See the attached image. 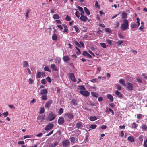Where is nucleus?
I'll list each match as a JSON object with an SVG mask.
<instances>
[{"mask_svg": "<svg viewBox=\"0 0 147 147\" xmlns=\"http://www.w3.org/2000/svg\"><path fill=\"white\" fill-rule=\"evenodd\" d=\"M129 27V22L127 20L125 19L123 20V23L121 25L120 28L123 31L127 29Z\"/></svg>", "mask_w": 147, "mask_h": 147, "instance_id": "obj_1", "label": "nucleus"}, {"mask_svg": "<svg viewBox=\"0 0 147 147\" xmlns=\"http://www.w3.org/2000/svg\"><path fill=\"white\" fill-rule=\"evenodd\" d=\"M55 114L53 112H51L47 118V120L51 121L54 119L55 117Z\"/></svg>", "mask_w": 147, "mask_h": 147, "instance_id": "obj_2", "label": "nucleus"}, {"mask_svg": "<svg viewBox=\"0 0 147 147\" xmlns=\"http://www.w3.org/2000/svg\"><path fill=\"white\" fill-rule=\"evenodd\" d=\"M63 147H68L70 145V142L68 139H66L62 142Z\"/></svg>", "mask_w": 147, "mask_h": 147, "instance_id": "obj_3", "label": "nucleus"}, {"mask_svg": "<svg viewBox=\"0 0 147 147\" xmlns=\"http://www.w3.org/2000/svg\"><path fill=\"white\" fill-rule=\"evenodd\" d=\"M126 88L129 90L131 91L133 90V87L132 84L130 82H127Z\"/></svg>", "mask_w": 147, "mask_h": 147, "instance_id": "obj_4", "label": "nucleus"}, {"mask_svg": "<svg viewBox=\"0 0 147 147\" xmlns=\"http://www.w3.org/2000/svg\"><path fill=\"white\" fill-rule=\"evenodd\" d=\"M54 126V124L52 123H50L47 125L46 127L45 128V130L46 131H49Z\"/></svg>", "mask_w": 147, "mask_h": 147, "instance_id": "obj_5", "label": "nucleus"}, {"mask_svg": "<svg viewBox=\"0 0 147 147\" xmlns=\"http://www.w3.org/2000/svg\"><path fill=\"white\" fill-rule=\"evenodd\" d=\"M45 119V116L43 115H40L37 118V121L38 123H40L42 122Z\"/></svg>", "mask_w": 147, "mask_h": 147, "instance_id": "obj_6", "label": "nucleus"}, {"mask_svg": "<svg viewBox=\"0 0 147 147\" xmlns=\"http://www.w3.org/2000/svg\"><path fill=\"white\" fill-rule=\"evenodd\" d=\"M79 92L82 95L85 97L88 96L89 94V93L87 91H80Z\"/></svg>", "mask_w": 147, "mask_h": 147, "instance_id": "obj_7", "label": "nucleus"}, {"mask_svg": "<svg viewBox=\"0 0 147 147\" xmlns=\"http://www.w3.org/2000/svg\"><path fill=\"white\" fill-rule=\"evenodd\" d=\"M82 55L84 56H86L90 58H92L91 55L86 51H84L82 53Z\"/></svg>", "mask_w": 147, "mask_h": 147, "instance_id": "obj_8", "label": "nucleus"}, {"mask_svg": "<svg viewBox=\"0 0 147 147\" xmlns=\"http://www.w3.org/2000/svg\"><path fill=\"white\" fill-rule=\"evenodd\" d=\"M64 118L63 117H60L59 118L58 122V123L59 125L62 124L64 122Z\"/></svg>", "mask_w": 147, "mask_h": 147, "instance_id": "obj_9", "label": "nucleus"}, {"mask_svg": "<svg viewBox=\"0 0 147 147\" xmlns=\"http://www.w3.org/2000/svg\"><path fill=\"white\" fill-rule=\"evenodd\" d=\"M45 74L44 72H38L37 73L36 77L37 78H40L42 75H44Z\"/></svg>", "mask_w": 147, "mask_h": 147, "instance_id": "obj_10", "label": "nucleus"}, {"mask_svg": "<svg viewBox=\"0 0 147 147\" xmlns=\"http://www.w3.org/2000/svg\"><path fill=\"white\" fill-rule=\"evenodd\" d=\"M80 19L81 21L84 22H86L88 20V18L86 16H81Z\"/></svg>", "mask_w": 147, "mask_h": 147, "instance_id": "obj_11", "label": "nucleus"}, {"mask_svg": "<svg viewBox=\"0 0 147 147\" xmlns=\"http://www.w3.org/2000/svg\"><path fill=\"white\" fill-rule=\"evenodd\" d=\"M65 115L67 116L68 118L71 119H73L74 117V116L72 114L69 113H65Z\"/></svg>", "mask_w": 147, "mask_h": 147, "instance_id": "obj_12", "label": "nucleus"}, {"mask_svg": "<svg viewBox=\"0 0 147 147\" xmlns=\"http://www.w3.org/2000/svg\"><path fill=\"white\" fill-rule=\"evenodd\" d=\"M52 103V102L50 100L47 101L45 104V107L49 109Z\"/></svg>", "mask_w": 147, "mask_h": 147, "instance_id": "obj_13", "label": "nucleus"}, {"mask_svg": "<svg viewBox=\"0 0 147 147\" xmlns=\"http://www.w3.org/2000/svg\"><path fill=\"white\" fill-rule=\"evenodd\" d=\"M63 59L65 62L68 63L70 61V59L68 56H65L63 57Z\"/></svg>", "mask_w": 147, "mask_h": 147, "instance_id": "obj_14", "label": "nucleus"}, {"mask_svg": "<svg viewBox=\"0 0 147 147\" xmlns=\"http://www.w3.org/2000/svg\"><path fill=\"white\" fill-rule=\"evenodd\" d=\"M69 77L71 80L74 82H76V80L75 78V76L73 74H69Z\"/></svg>", "mask_w": 147, "mask_h": 147, "instance_id": "obj_15", "label": "nucleus"}, {"mask_svg": "<svg viewBox=\"0 0 147 147\" xmlns=\"http://www.w3.org/2000/svg\"><path fill=\"white\" fill-rule=\"evenodd\" d=\"M116 95L119 98H122L123 97V95L118 90H116L115 91Z\"/></svg>", "mask_w": 147, "mask_h": 147, "instance_id": "obj_16", "label": "nucleus"}, {"mask_svg": "<svg viewBox=\"0 0 147 147\" xmlns=\"http://www.w3.org/2000/svg\"><path fill=\"white\" fill-rule=\"evenodd\" d=\"M51 67L52 69V70L55 71H57L58 70L57 68V67L55 64H52L51 65Z\"/></svg>", "mask_w": 147, "mask_h": 147, "instance_id": "obj_17", "label": "nucleus"}, {"mask_svg": "<svg viewBox=\"0 0 147 147\" xmlns=\"http://www.w3.org/2000/svg\"><path fill=\"white\" fill-rule=\"evenodd\" d=\"M23 67L25 68L27 67L29 65L28 62L27 61H24L22 62Z\"/></svg>", "mask_w": 147, "mask_h": 147, "instance_id": "obj_18", "label": "nucleus"}, {"mask_svg": "<svg viewBox=\"0 0 147 147\" xmlns=\"http://www.w3.org/2000/svg\"><path fill=\"white\" fill-rule=\"evenodd\" d=\"M48 93L47 90L45 89H42L40 90V94L41 95L47 94Z\"/></svg>", "mask_w": 147, "mask_h": 147, "instance_id": "obj_19", "label": "nucleus"}, {"mask_svg": "<svg viewBox=\"0 0 147 147\" xmlns=\"http://www.w3.org/2000/svg\"><path fill=\"white\" fill-rule=\"evenodd\" d=\"M107 97L111 102H112L113 101V98L111 94H107Z\"/></svg>", "mask_w": 147, "mask_h": 147, "instance_id": "obj_20", "label": "nucleus"}, {"mask_svg": "<svg viewBox=\"0 0 147 147\" xmlns=\"http://www.w3.org/2000/svg\"><path fill=\"white\" fill-rule=\"evenodd\" d=\"M61 61V59L60 57H56L55 59V63L59 64L60 63Z\"/></svg>", "mask_w": 147, "mask_h": 147, "instance_id": "obj_21", "label": "nucleus"}, {"mask_svg": "<svg viewBox=\"0 0 147 147\" xmlns=\"http://www.w3.org/2000/svg\"><path fill=\"white\" fill-rule=\"evenodd\" d=\"M81 133V131L78 129L72 132V133H74L76 135H78Z\"/></svg>", "mask_w": 147, "mask_h": 147, "instance_id": "obj_22", "label": "nucleus"}, {"mask_svg": "<svg viewBox=\"0 0 147 147\" xmlns=\"http://www.w3.org/2000/svg\"><path fill=\"white\" fill-rule=\"evenodd\" d=\"M97 118L95 116H90L89 117V120L91 121H93L97 119Z\"/></svg>", "mask_w": 147, "mask_h": 147, "instance_id": "obj_23", "label": "nucleus"}, {"mask_svg": "<svg viewBox=\"0 0 147 147\" xmlns=\"http://www.w3.org/2000/svg\"><path fill=\"white\" fill-rule=\"evenodd\" d=\"M70 103L71 105H73L74 106L76 105L77 104V101L74 99L72 100L70 102Z\"/></svg>", "mask_w": 147, "mask_h": 147, "instance_id": "obj_24", "label": "nucleus"}, {"mask_svg": "<svg viewBox=\"0 0 147 147\" xmlns=\"http://www.w3.org/2000/svg\"><path fill=\"white\" fill-rule=\"evenodd\" d=\"M127 14L125 12H122L121 14V18L122 19H126L127 18Z\"/></svg>", "mask_w": 147, "mask_h": 147, "instance_id": "obj_25", "label": "nucleus"}, {"mask_svg": "<svg viewBox=\"0 0 147 147\" xmlns=\"http://www.w3.org/2000/svg\"><path fill=\"white\" fill-rule=\"evenodd\" d=\"M131 28H134L137 27V24L136 23L132 22L131 24Z\"/></svg>", "mask_w": 147, "mask_h": 147, "instance_id": "obj_26", "label": "nucleus"}, {"mask_svg": "<svg viewBox=\"0 0 147 147\" xmlns=\"http://www.w3.org/2000/svg\"><path fill=\"white\" fill-rule=\"evenodd\" d=\"M119 82L122 85L124 86H125L126 85L125 82V80L123 79H121L119 80Z\"/></svg>", "mask_w": 147, "mask_h": 147, "instance_id": "obj_27", "label": "nucleus"}, {"mask_svg": "<svg viewBox=\"0 0 147 147\" xmlns=\"http://www.w3.org/2000/svg\"><path fill=\"white\" fill-rule=\"evenodd\" d=\"M82 122L79 121L77 123L75 127L77 128H79L81 126L82 124Z\"/></svg>", "mask_w": 147, "mask_h": 147, "instance_id": "obj_28", "label": "nucleus"}, {"mask_svg": "<svg viewBox=\"0 0 147 147\" xmlns=\"http://www.w3.org/2000/svg\"><path fill=\"white\" fill-rule=\"evenodd\" d=\"M42 96L41 98L42 99L44 100H47V94L41 95Z\"/></svg>", "mask_w": 147, "mask_h": 147, "instance_id": "obj_29", "label": "nucleus"}, {"mask_svg": "<svg viewBox=\"0 0 147 147\" xmlns=\"http://www.w3.org/2000/svg\"><path fill=\"white\" fill-rule=\"evenodd\" d=\"M131 128L133 129L136 128L138 126V125L136 124L135 122L133 123L131 125Z\"/></svg>", "mask_w": 147, "mask_h": 147, "instance_id": "obj_30", "label": "nucleus"}, {"mask_svg": "<svg viewBox=\"0 0 147 147\" xmlns=\"http://www.w3.org/2000/svg\"><path fill=\"white\" fill-rule=\"evenodd\" d=\"M128 139L129 141L131 142H133L134 141V138L132 136H129L128 137Z\"/></svg>", "mask_w": 147, "mask_h": 147, "instance_id": "obj_31", "label": "nucleus"}, {"mask_svg": "<svg viewBox=\"0 0 147 147\" xmlns=\"http://www.w3.org/2000/svg\"><path fill=\"white\" fill-rule=\"evenodd\" d=\"M74 27L76 32L77 33H78L80 32V30H79V28L78 27V25H75Z\"/></svg>", "mask_w": 147, "mask_h": 147, "instance_id": "obj_32", "label": "nucleus"}, {"mask_svg": "<svg viewBox=\"0 0 147 147\" xmlns=\"http://www.w3.org/2000/svg\"><path fill=\"white\" fill-rule=\"evenodd\" d=\"M84 9L85 13L88 15H89L90 14V13L89 11L86 7H84Z\"/></svg>", "mask_w": 147, "mask_h": 147, "instance_id": "obj_33", "label": "nucleus"}, {"mask_svg": "<svg viewBox=\"0 0 147 147\" xmlns=\"http://www.w3.org/2000/svg\"><path fill=\"white\" fill-rule=\"evenodd\" d=\"M58 144V143L57 142H55L53 144H51L49 145V147H55Z\"/></svg>", "mask_w": 147, "mask_h": 147, "instance_id": "obj_34", "label": "nucleus"}, {"mask_svg": "<svg viewBox=\"0 0 147 147\" xmlns=\"http://www.w3.org/2000/svg\"><path fill=\"white\" fill-rule=\"evenodd\" d=\"M52 39L55 41H56L57 39V36L55 34H53L52 36Z\"/></svg>", "mask_w": 147, "mask_h": 147, "instance_id": "obj_35", "label": "nucleus"}, {"mask_svg": "<svg viewBox=\"0 0 147 147\" xmlns=\"http://www.w3.org/2000/svg\"><path fill=\"white\" fill-rule=\"evenodd\" d=\"M91 94L92 96L93 97H97L98 96V94L96 92H92Z\"/></svg>", "mask_w": 147, "mask_h": 147, "instance_id": "obj_36", "label": "nucleus"}, {"mask_svg": "<svg viewBox=\"0 0 147 147\" xmlns=\"http://www.w3.org/2000/svg\"><path fill=\"white\" fill-rule=\"evenodd\" d=\"M53 18L54 19H59L60 18V17L58 14H54L53 15Z\"/></svg>", "mask_w": 147, "mask_h": 147, "instance_id": "obj_37", "label": "nucleus"}, {"mask_svg": "<svg viewBox=\"0 0 147 147\" xmlns=\"http://www.w3.org/2000/svg\"><path fill=\"white\" fill-rule=\"evenodd\" d=\"M91 81L93 83L98 82H99V80L98 79L96 78L91 80Z\"/></svg>", "mask_w": 147, "mask_h": 147, "instance_id": "obj_38", "label": "nucleus"}, {"mask_svg": "<svg viewBox=\"0 0 147 147\" xmlns=\"http://www.w3.org/2000/svg\"><path fill=\"white\" fill-rule=\"evenodd\" d=\"M123 43V41L122 40L118 41L117 42V43L118 46H119Z\"/></svg>", "mask_w": 147, "mask_h": 147, "instance_id": "obj_39", "label": "nucleus"}, {"mask_svg": "<svg viewBox=\"0 0 147 147\" xmlns=\"http://www.w3.org/2000/svg\"><path fill=\"white\" fill-rule=\"evenodd\" d=\"M100 45L104 48H105L107 47L106 44L105 43H100Z\"/></svg>", "mask_w": 147, "mask_h": 147, "instance_id": "obj_40", "label": "nucleus"}, {"mask_svg": "<svg viewBox=\"0 0 147 147\" xmlns=\"http://www.w3.org/2000/svg\"><path fill=\"white\" fill-rule=\"evenodd\" d=\"M97 127V125L94 124H92L90 125V128L92 129H95Z\"/></svg>", "mask_w": 147, "mask_h": 147, "instance_id": "obj_41", "label": "nucleus"}, {"mask_svg": "<svg viewBox=\"0 0 147 147\" xmlns=\"http://www.w3.org/2000/svg\"><path fill=\"white\" fill-rule=\"evenodd\" d=\"M142 129L144 130H147V126L145 125H142Z\"/></svg>", "mask_w": 147, "mask_h": 147, "instance_id": "obj_42", "label": "nucleus"}, {"mask_svg": "<svg viewBox=\"0 0 147 147\" xmlns=\"http://www.w3.org/2000/svg\"><path fill=\"white\" fill-rule=\"evenodd\" d=\"M143 146L144 147H147V139L144 141L143 143Z\"/></svg>", "mask_w": 147, "mask_h": 147, "instance_id": "obj_43", "label": "nucleus"}, {"mask_svg": "<svg viewBox=\"0 0 147 147\" xmlns=\"http://www.w3.org/2000/svg\"><path fill=\"white\" fill-rule=\"evenodd\" d=\"M44 70L45 71H48L50 72H51V70L49 69V68L47 66L45 67Z\"/></svg>", "mask_w": 147, "mask_h": 147, "instance_id": "obj_44", "label": "nucleus"}, {"mask_svg": "<svg viewBox=\"0 0 147 147\" xmlns=\"http://www.w3.org/2000/svg\"><path fill=\"white\" fill-rule=\"evenodd\" d=\"M41 83L43 84H45L47 83V81L45 79H43L41 80Z\"/></svg>", "mask_w": 147, "mask_h": 147, "instance_id": "obj_45", "label": "nucleus"}, {"mask_svg": "<svg viewBox=\"0 0 147 147\" xmlns=\"http://www.w3.org/2000/svg\"><path fill=\"white\" fill-rule=\"evenodd\" d=\"M105 31L106 32L110 33L111 32V30L108 28H105Z\"/></svg>", "mask_w": 147, "mask_h": 147, "instance_id": "obj_46", "label": "nucleus"}, {"mask_svg": "<svg viewBox=\"0 0 147 147\" xmlns=\"http://www.w3.org/2000/svg\"><path fill=\"white\" fill-rule=\"evenodd\" d=\"M46 79L47 80L48 82L51 83V78L49 76L47 77L46 78Z\"/></svg>", "mask_w": 147, "mask_h": 147, "instance_id": "obj_47", "label": "nucleus"}, {"mask_svg": "<svg viewBox=\"0 0 147 147\" xmlns=\"http://www.w3.org/2000/svg\"><path fill=\"white\" fill-rule=\"evenodd\" d=\"M44 111L45 110L44 108L43 107L41 108L40 109V110L39 112V113L42 114L44 112Z\"/></svg>", "mask_w": 147, "mask_h": 147, "instance_id": "obj_48", "label": "nucleus"}, {"mask_svg": "<svg viewBox=\"0 0 147 147\" xmlns=\"http://www.w3.org/2000/svg\"><path fill=\"white\" fill-rule=\"evenodd\" d=\"M63 112V109L62 108H60L58 111V113L59 115L61 114Z\"/></svg>", "mask_w": 147, "mask_h": 147, "instance_id": "obj_49", "label": "nucleus"}, {"mask_svg": "<svg viewBox=\"0 0 147 147\" xmlns=\"http://www.w3.org/2000/svg\"><path fill=\"white\" fill-rule=\"evenodd\" d=\"M69 139L71 142H74L75 140V138L73 137L70 138Z\"/></svg>", "mask_w": 147, "mask_h": 147, "instance_id": "obj_50", "label": "nucleus"}, {"mask_svg": "<svg viewBox=\"0 0 147 147\" xmlns=\"http://www.w3.org/2000/svg\"><path fill=\"white\" fill-rule=\"evenodd\" d=\"M119 23L118 21L116 22V23L115 24V28H117L119 26Z\"/></svg>", "mask_w": 147, "mask_h": 147, "instance_id": "obj_51", "label": "nucleus"}, {"mask_svg": "<svg viewBox=\"0 0 147 147\" xmlns=\"http://www.w3.org/2000/svg\"><path fill=\"white\" fill-rule=\"evenodd\" d=\"M65 20L67 21H69L71 20V18L69 16L67 15Z\"/></svg>", "mask_w": 147, "mask_h": 147, "instance_id": "obj_52", "label": "nucleus"}, {"mask_svg": "<svg viewBox=\"0 0 147 147\" xmlns=\"http://www.w3.org/2000/svg\"><path fill=\"white\" fill-rule=\"evenodd\" d=\"M18 143L19 144L23 145V144H24L25 142L23 141H19L18 142Z\"/></svg>", "mask_w": 147, "mask_h": 147, "instance_id": "obj_53", "label": "nucleus"}, {"mask_svg": "<svg viewBox=\"0 0 147 147\" xmlns=\"http://www.w3.org/2000/svg\"><path fill=\"white\" fill-rule=\"evenodd\" d=\"M142 115L141 114H138L137 116V118L138 119H140L142 118Z\"/></svg>", "mask_w": 147, "mask_h": 147, "instance_id": "obj_54", "label": "nucleus"}, {"mask_svg": "<svg viewBox=\"0 0 147 147\" xmlns=\"http://www.w3.org/2000/svg\"><path fill=\"white\" fill-rule=\"evenodd\" d=\"M30 12V11L28 9H27L26 10V12L25 13V16H26V17H28V13H29Z\"/></svg>", "mask_w": 147, "mask_h": 147, "instance_id": "obj_55", "label": "nucleus"}, {"mask_svg": "<svg viewBox=\"0 0 147 147\" xmlns=\"http://www.w3.org/2000/svg\"><path fill=\"white\" fill-rule=\"evenodd\" d=\"M106 41L107 43L109 44L110 45H111L112 41L111 40L107 39L106 40Z\"/></svg>", "mask_w": 147, "mask_h": 147, "instance_id": "obj_56", "label": "nucleus"}, {"mask_svg": "<svg viewBox=\"0 0 147 147\" xmlns=\"http://www.w3.org/2000/svg\"><path fill=\"white\" fill-rule=\"evenodd\" d=\"M3 114L5 117H6L8 115L9 113L8 111H6L3 113Z\"/></svg>", "mask_w": 147, "mask_h": 147, "instance_id": "obj_57", "label": "nucleus"}, {"mask_svg": "<svg viewBox=\"0 0 147 147\" xmlns=\"http://www.w3.org/2000/svg\"><path fill=\"white\" fill-rule=\"evenodd\" d=\"M136 21H137L136 22L138 24V25H137V27H138L140 25V23L139 22V21H140L139 18H137L136 19Z\"/></svg>", "mask_w": 147, "mask_h": 147, "instance_id": "obj_58", "label": "nucleus"}, {"mask_svg": "<svg viewBox=\"0 0 147 147\" xmlns=\"http://www.w3.org/2000/svg\"><path fill=\"white\" fill-rule=\"evenodd\" d=\"M138 139L140 141H141V142L143 140V136L142 135H140L138 137Z\"/></svg>", "mask_w": 147, "mask_h": 147, "instance_id": "obj_59", "label": "nucleus"}, {"mask_svg": "<svg viewBox=\"0 0 147 147\" xmlns=\"http://www.w3.org/2000/svg\"><path fill=\"white\" fill-rule=\"evenodd\" d=\"M75 43L77 46H78V47H81V46L80 44V43H79L77 41H75Z\"/></svg>", "mask_w": 147, "mask_h": 147, "instance_id": "obj_60", "label": "nucleus"}, {"mask_svg": "<svg viewBox=\"0 0 147 147\" xmlns=\"http://www.w3.org/2000/svg\"><path fill=\"white\" fill-rule=\"evenodd\" d=\"M29 84H32V83H33L34 82L33 80L31 79V78H30L29 79Z\"/></svg>", "mask_w": 147, "mask_h": 147, "instance_id": "obj_61", "label": "nucleus"}, {"mask_svg": "<svg viewBox=\"0 0 147 147\" xmlns=\"http://www.w3.org/2000/svg\"><path fill=\"white\" fill-rule=\"evenodd\" d=\"M82 30L84 32H86L87 28L86 27L83 26L82 28Z\"/></svg>", "mask_w": 147, "mask_h": 147, "instance_id": "obj_62", "label": "nucleus"}, {"mask_svg": "<svg viewBox=\"0 0 147 147\" xmlns=\"http://www.w3.org/2000/svg\"><path fill=\"white\" fill-rule=\"evenodd\" d=\"M136 80L138 82L140 83H142V81L141 79H140L139 78H136Z\"/></svg>", "mask_w": 147, "mask_h": 147, "instance_id": "obj_63", "label": "nucleus"}, {"mask_svg": "<svg viewBox=\"0 0 147 147\" xmlns=\"http://www.w3.org/2000/svg\"><path fill=\"white\" fill-rule=\"evenodd\" d=\"M77 8L78 9V10L80 11H81L83 10L82 8L81 7L78 6L77 7Z\"/></svg>", "mask_w": 147, "mask_h": 147, "instance_id": "obj_64", "label": "nucleus"}]
</instances>
